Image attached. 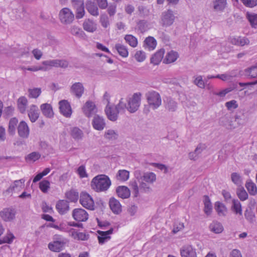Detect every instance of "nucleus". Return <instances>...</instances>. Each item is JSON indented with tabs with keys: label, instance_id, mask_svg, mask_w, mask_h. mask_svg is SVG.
<instances>
[{
	"label": "nucleus",
	"instance_id": "f257e3e1",
	"mask_svg": "<svg viewBox=\"0 0 257 257\" xmlns=\"http://www.w3.org/2000/svg\"><path fill=\"white\" fill-rule=\"evenodd\" d=\"M141 96V93L137 92L126 99L121 98L119 101L118 106H120L119 108L123 110L124 112L126 110L130 113H135L140 106Z\"/></svg>",
	"mask_w": 257,
	"mask_h": 257
},
{
	"label": "nucleus",
	"instance_id": "f03ea898",
	"mask_svg": "<svg viewBox=\"0 0 257 257\" xmlns=\"http://www.w3.org/2000/svg\"><path fill=\"white\" fill-rule=\"evenodd\" d=\"M111 184L109 178L103 174L98 175L94 177L91 182V187L97 192L107 191Z\"/></svg>",
	"mask_w": 257,
	"mask_h": 257
},
{
	"label": "nucleus",
	"instance_id": "7ed1b4c3",
	"mask_svg": "<svg viewBox=\"0 0 257 257\" xmlns=\"http://www.w3.org/2000/svg\"><path fill=\"white\" fill-rule=\"evenodd\" d=\"M146 97L149 106L153 109H156L162 104L160 94L155 91H150L146 93Z\"/></svg>",
	"mask_w": 257,
	"mask_h": 257
},
{
	"label": "nucleus",
	"instance_id": "20e7f679",
	"mask_svg": "<svg viewBox=\"0 0 257 257\" xmlns=\"http://www.w3.org/2000/svg\"><path fill=\"white\" fill-rule=\"evenodd\" d=\"M75 16L73 12L68 8L62 9L59 13L60 22L65 25H70L74 20Z\"/></svg>",
	"mask_w": 257,
	"mask_h": 257
},
{
	"label": "nucleus",
	"instance_id": "39448f33",
	"mask_svg": "<svg viewBox=\"0 0 257 257\" xmlns=\"http://www.w3.org/2000/svg\"><path fill=\"white\" fill-rule=\"evenodd\" d=\"M119 107L118 103L116 105H106L105 108V112L109 120L115 121L117 119L119 113H124L123 110L120 109Z\"/></svg>",
	"mask_w": 257,
	"mask_h": 257
},
{
	"label": "nucleus",
	"instance_id": "423d86ee",
	"mask_svg": "<svg viewBox=\"0 0 257 257\" xmlns=\"http://www.w3.org/2000/svg\"><path fill=\"white\" fill-rule=\"evenodd\" d=\"M80 204L86 209L93 210L94 202L91 196L86 192H82L80 195Z\"/></svg>",
	"mask_w": 257,
	"mask_h": 257
},
{
	"label": "nucleus",
	"instance_id": "0eeeda50",
	"mask_svg": "<svg viewBox=\"0 0 257 257\" xmlns=\"http://www.w3.org/2000/svg\"><path fill=\"white\" fill-rule=\"evenodd\" d=\"M175 16L172 10H168L164 12L162 14L161 24L163 27H169L171 26L175 20Z\"/></svg>",
	"mask_w": 257,
	"mask_h": 257
},
{
	"label": "nucleus",
	"instance_id": "6e6552de",
	"mask_svg": "<svg viewBox=\"0 0 257 257\" xmlns=\"http://www.w3.org/2000/svg\"><path fill=\"white\" fill-rule=\"evenodd\" d=\"M16 211L12 208H6L0 212V216L5 221H11L15 218Z\"/></svg>",
	"mask_w": 257,
	"mask_h": 257
},
{
	"label": "nucleus",
	"instance_id": "1a4fd4ad",
	"mask_svg": "<svg viewBox=\"0 0 257 257\" xmlns=\"http://www.w3.org/2000/svg\"><path fill=\"white\" fill-rule=\"evenodd\" d=\"M91 123L93 127L99 131H102L106 125L104 118L99 115L94 116Z\"/></svg>",
	"mask_w": 257,
	"mask_h": 257
},
{
	"label": "nucleus",
	"instance_id": "9d476101",
	"mask_svg": "<svg viewBox=\"0 0 257 257\" xmlns=\"http://www.w3.org/2000/svg\"><path fill=\"white\" fill-rule=\"evenodd\" d=\"M73 218L77 221H86L88 218V214L83 209L76 208L72 212Z\"/></svg>",
	"mask_w": 257,
	"mask_h": 257
},
{
	"label": "nucleus",
	"instance_id": "9b49d317",
	"mask_svg": "<svg viewBox=\"0 0 257 257\" xmlns=\"http://www.w3.org/2000/svg\"><path fill=\"white\" fill-rule=\"evenodd\" d=\"M19 136L23 139H27L30 134V129L27 123L24 120L20 121L18 126Z\"/></svg>",
	"mask_w": 257,
	"mask_h": 257
},
{
	"label": "nucleus",
	"instance_id": "f8f14e48",
	"mask_svg": "<svg viewBox=\"0 0 257 257\" xmlns=\"http://www.w3.org/2000/svg\"><path fill=\"white\" fill-rule=\"evenodd\" d=\"M84 114L89 117L97 111V108L94 103L91 101H87L82 107Z\"/></svg>",
	"mask_w": 257,
	"mask_h": 257
},
{
	"label": "nucleus",
	"instance_id": "ddd939ff",
	"mask_svg": "<svg viewBox=\"0 0 257 257\" xmlns=\"http://www.w3.org/2000/svg\"><path fill=\"white\" fill-rule=\"evenodd\" d=\"M59 105L61 113L66 117H70L72 114V109L69 103L66 100H63L59 102Z\"/></svg>",
	"mask_w": 257,
	"mask_h": 257
},
{
	"label": "nucleus",
	"instance_id": "4468645a",
	"mask_svg": "<svg viewBox=\"0 0 257 257\" xmlns=\"http://www.w3.org/2000/svg\"><path fill=\"white\" fill-rule=\"evenodd\" d=\"M180 254L182 257H197L195 249L190 245L182 246L180 249Z\"/></svg>",
	"mask_w": 257,
	"mask_h": 257
},
{
	"label": "nucleus",
	"instance_id": "2eb2a0df",
	"mask_svg": "<svg viewBox=\"0 0 257 257\" xmlns=\"http://www.w3.org/2000/svg\"><path fill=\"white\" fill-rule=\"evenodd\" d=\"M84 88L80 82L74 83L70 88V92L78 98L81 97L84 93Z\"/></svg>",
	"mask_w": 257,
	"mask_h": 257
},
{
	"label": "nucleus",
	"instance_id": "dca6fc26",
	"mask_svg": "<svg viewBox=\"0 0 257 257\" xmlns=\"http://www.w3.org/2000/svg\"><path fill=\"white\" fill-rule=\"evenodd\" d=\"M65 243L66 242L63 240L54 241L48 244V248L52 251L59 252L62 249Z\"/></svg>",
	"mask_w": 257,
	"mask_h": 257
},
{
	"label": "nucleus",
	"instance_id": "f3484780",
	"mask_svg": "<svg viewBox=\"0 0 257 257\" xmlns=\"http://www.w3.org/2000/svg\"><path fill=\"white\" fill-rule=\"evenodd\" d=\"M109 207L111 211L116 214L120 213L121 211V205L120 202L114 198H111L109 201Z\"/></svg>",
	"mask_w": 257,
	"mask_h": 257
},
{
	"label": "nucleus",
	"instance_id": "a211bd4d",
	"mask_svg": "<svg viewBox=\"0 0 257 257\" xmlns=\"http://www.w3.org/2000/svg\"><path fill=\"white\" fill-rule=\"evenodd\" d=\"M28 114L30 120L32 122H35L39 116V112L38 107L34 104L30 106L28 111Z\"/></svg>",
	"mask_w": 257,
	"mask_h": 257
},
{
	"label": "nucleus",
	"instance_id": "6ab92c4d",
	"mask_svg": "<svg viewBox=\"0 0 257 257\" xmlns=\"http://www.w3.org/2000/svg\"><path fill=\"white\" fill-rule=\"evenodd\" d=\"M113 229L110 228L107 231H98L99 236H98V241L100 244H103L109 240L110 238V234L112 233Z\"/></svg>",
	"mask_w": 257,
	"mask_h": 257
},
{
	"label": "nucleus",
	"instance_id": "aec40b11",
	"mask_svg": "<svg viewBox=\"0 0 257 257\" xmlns=\"http://www.w3.org/2000/svg\"><path fill=\"white\" fill-rule=\"evenodd\" d=\"M212 5L215 11L223 12L227 7V0H214Z\"/></svg>",
	"mask_w": 257,
	"mask_h": 257
},
{
	"label": "nucleus",
	"instance_id": "412c9836",
	"mask_svg": "<svg viewBox=\"0 0 257 257\" xmlns=\"http://www.w3.org/2000/svg\"><path fill=\"white\" fill-rule=\"evenodd\" d=\"M56 207L61 214L66 213L69 210L68 202L64 200H59L56 204Z\"/></svg>",
	"mask_w": 257,
	"mask_h": 257
},
{
	"label": "nucleus",
	"instance_id": "4be33fe9",
	"mask_svg": "<svg viewBox=\"0 0 257 257\" xmlns=\"http://www.w3.org/2000/svg\"><path fill=\"white\" fill-rule=\"evenodd\" d=\"M83 29L88 32L93 33L97 29L96 24L91 20L86 19L83 23Z\"/></svg>",
	"mask_w": 257,
	"mask_h": 257
},
{
	"label": "nucleus",
	"instance_id": "5701e85b",
	"mask_svg": "<svg viewBox=\"0 0 257 257\" xmlns=\"http://www.w3.org/2000/svg\"><path fill=\"white\" fill-rule=\"evenodd\" d=\"M116 192L118 197L125 199L130 196L131 192L128 188L124 186H120L117 187Z\"/></svg>",
	"mask_w": 257,
	"mask_h": 257
},
{
	"label": "nucleus",
	"instance_id": "b1692460",
	"mask_svg": "<svg viewBox=\"0 0 257 257\" xmlns=\"http://www.w3.org/2000/svg\"><path fill=\"white\" fill-rule=\"evenodd\" d=\"M40 108L43 114L47 117L51 118L53 116L54 112L52 106L48 103H44L41 105Z\"/></svg>",
	"mask_w": 257,
	"mask_h": 257
},
{
	"label": "nucleus",
	"instance_id": "393cba45",
	"mask_svg": "<svg viewBox=\"0 0 257 257\" xmlns=\"http://www.w3.org/2000/svg\"><path fill=\"white\" fill-rule=\"evenodd\" d=\"M229 41L233 45L241 46L248 45L249 43V41L247 38L240 37L230 38Z\"/></svg>",
	"mask_w": 257,
	"mask_h": 257
},
{
	"label": "nucleus",
	"instance_id": "a878e982",
	"mask_svg": "<svg viewBox=\"0 0 257 257\" xmlns=\"http://www.w3.org/2000/svg\"><path fill=\"white\" fill-rule=\"evenodd\" d=\"M28 102V99L25 96H21L18 99V108L21 113H24L26 112Z\"/></svg>",
	"mask_w": 257,
	"mask_h": 257
},
{
	"label": "nucleus",
	"instance_id": "bb28decb",
	"mask_svg": "<svg viewBox=\"0 0 257 257\" xmlns=\"http://www.w3.org/2000/svg\"><path fill=\"white\" fill-rule=\"evenodd\" d=\"M86 8L91 15L97 16L99 15L98 9L93 2L90 1H87L86 3Z\"/></svg>",
	"mask_w": 257,
	"mask_h": 257
},
{
	"label": "nucleus",
	"instance_id": "cd10ccee",
	"mask_svg": "<svg viewBox=\"0 0 257 257\" xmlns=\"http://www.w3.org/2000/svg\"><path fill=\"white\" fill-rule=\"evenodd\" d=\"M231 210L236 215L242 216V208L240 202L238 200L233 199L232 201Z\"/></svg>",
	"mask_w": 257,
	"mask_h": 257
},
{
	"label": "nucleus",
	"instance_id": "c85d7f7f",
	"mask_svg": "<svg viewBox=\"0 0 257 257\" xmlns=\"http://www.w3.org/2000/svg\"><path fill=\"white\" fill-rule=\"evenodd\" d=\"M164 54V50H160L151 58V62L155 65H158L162 60Z\"/></svg>",
	"mask_w": 257,
	"mask_h": 257
},
{
	"label": "nucleus",
	"instance_id": "c756f323",
	"mask_svg": "<svg viewBox=\"0 0 257 257\" xmlns=\"http://www.w3.org/2000/svg\"><path fill=\"white\" fill-rule=\"evenodd\" d=\"M220 123L228 130H232L235 128V126L232 123V121L227 116L222 117L220 120Z\"/></svg>",
	"mask_w": 257,
	"mask_h": 257
},
{
	"label": "nucleus",
	"instance_id": "7c9ffc66",
	"mask_svg": "<svg viewBox=\"0 0 257 257\" xmlns=\"http://www.w3.org/2000/svg\"><path fill=\"white\" fill-rule=\"evenodd\" d=\"M115 49L117 51L118 53L122 57H126L128 56V52L126 47L120 44H116L115 45Z\"/></svg>",
	"mask_w": 257,
	"mask_h": 257
},
{
	"label": "nucleus",
	"instance_id": "2f4dec72",
	"mask_svg": "<svg viewBox=\"0 0 257 257\" xmlns=\"http://www.w3.org/2000/svg\"><path fill=\"white\" fill-rule=\"evenodd\" d=\"M18 123V119L16 117L12 118L9 123L8 132L10 135L15 134L16 126Z\"/></svg>",
	"mask_w": 257,
	"mask_h": 257
},
{
	"label": "nucleus",
	"instance_id": "473e14b6",
	"mask_svg": "<svg viewBox=\"0 0 257 257\" xmlns=\"http://www.w3.org/2000/svg\"><path fill=\"white\" fill-rule=\"evenodd\" d=\"M25 180L24 179L16 180L14 182L13 184L11 185L7 189V191L10 192H12L15 189L22 188L24 186Z\"/></svg>",
	"mask_w": 257,
	"mask_h": 257
},
{
	"label": "nucleus",
	"instance_id": "72a5a7b5",
	"mask_svg": "<svg viewBox=\"0 0 257 257\" xmlns=\"http://www.w3.org/2000/svg\"><path fill=\"white\" fill-rule=\"evenodd\" d=\"M71 135L72 137L76 140H79L83 137V133L80 128L77 127H74L71 130Z\"/></svg>",
	"mask_w": 257,
	"mask_h": 257
},
{
	"label": "nucleus",
	"instance_id": "f704fd0d",
	"mask_svg": "<svg viewBox=\"0 0 257 257\" xmlns=\"http://www.w3.org/2000/svg\"><path fill=\"white\" fill-rule=\"evenodd\" d=\"M130 172L125 170H120L118 171L116 178L117 180L125 181L129 178Z\"/></svg>",
	"mask_w": 257,
	"mask_h": 257
},
{
	"label": "nucleus",
	"instance_id": "c9c22d12",
	"mask_svg": "<svg viewBox=\"0 0 257 257\" xmlns=\"http://www.w3.org/2000/svg\"><path fill=\"white\" fill-rule=\"evenodd\" d=\"M118 133L113 130L109 129L105 132L104 137L108 140H115L118 138Z\"/></svg>",
	"mask_w": 257,
	"mask_h": 257
},
{
	"label": "nucleus",
	"instance_id": "e433bc0d",
	"mask_svg": "<svg viewBox=\"0 0 257 257\" xmlns=\"http://www.w3.org/2000/svg\"><path fill=\"white\" fill-rule=\"evenodd\" d=\"M156 180V176L155 174L153 172L145 173L143 175V180L148 183L152 184Z\"/></svg>",
	"mask_w": 257,
	"mask_h": 257
},
{
	"label": "nucleus",
	"instance_id": "4c0bfd02",
	"mask_svg": "<svg viewBox=\"0 0 257 257\" xmlns=\"http://www.w3.org/2000/svg\"><path fill=\"white\" fill-rule=\"evenodd\" d=\"M203 202L204 204V212L208 216L211 214L212 209L210 200L207 196H205Z\"/></svg>",
	"mask_w": 257,
	"mask_h": 257
},
{
	"label": "nucleus",
	"instance_id": "58836bf2",
	"mask_svg": "<svg viewBox=\"0 0 257 257\" xmlns=\"http://www.w3.org/2000/svg\"><path fill=\"white\" fill-rule=\"evenodd\" d=\"M178 57V54L177 52L171 51L168 52L166 56L164 62L166 63H171L175 62Z\"/></svg>",
	"mask_w": 257,
	"mask_h": 257
},
{
	"label": "nucleus",
	"instance_id": "ea45409f",
	"mask_svg": "<svg viewBox=\"0 0 257 257\" xmlns=\"http://www.w3.org/2000/svg\"><path fill=\"white\" fill-rule=\"evenodd\" d=\"M65 196L70 201L75 202L78 199L79 194L78 192L71 190L66 193Z\"/></svg>",
	"mask_w": 257,
	"mask_h": 257
},
{
	"label": "nucleus",
	"instance_id": "a19ab883",
	"mask_svg": "<svg viewBox=\"0 0 257 257\" xmlns=\"http://www.w3.org/2000/svg\"><path fill=\"white\" fill-rule=\"evenodd\" d=\"M124 39L126 43L132 47H136L138 45V40L137 38L132 35H126L124 37Z\"/></svg>",
	"mask_w": 257,
	"mask_h": 257
},
{
	"label": "nucleus",
	"instance_id": "79ce46f5",
	"mask_svg": "<svg viewBox=\"0 0 257 257\" xmlns=\"http://www.w3.org/2000/svg\"><path fill=\"white\" fill-rule=\"evenodd\" d=\"M246 17L251 27L254 28H257V14L247 12L246 14Z\"/></svg>",
	"mask_w": 257,
	"mask_h": 257
},
{
	"label": "nucleus",
	"instance_id": "37998d69",
	"mask_svg": "<svg viewBox=\"0 0 257 257\" xmlns=\"http://www.w3.org/2000/svg\"><path fill=\"white\" fill-rule=\"evenodd\" d=\"M209 228L211 231L215 233H220L223 229L222 225L217 222H213L210 224Z\"/></svg>",
	"mask_w": 257,
	"mask_h": 257
},
{
	"label": "nucleus",
	"instance_id": "c03bdc74",
	"mask_svg": "<svg viewBox=\"0 0 257 257\" xmlns=\"http://www.w3.org/2000/svg\"><path fill=\"white\" fill-rule=\"evenodd\" d=\"M245 187L251 195H255L257 193V188L256 185L251 181L246 182Z\"/></svg>",
	"mask_w": 257,
	"mask_h": 257
},
{
	"label": "nucleus",
	"instance_id": "a18cd8bd",
	"mask_svg": "<svg viewBox=\"0 0 257 257\" xmlns=\"http://www.w3.org/2000/svg\"><path fill=\"white\" fill-rule=\"evenodd\" d=\"M145 44L146 46L151 50L155 48L157 45V42L153 37H149L145 39Z\"/></svg>",
	"mask_w": 257,
	"mask_h": 257
},
{
	"label": "nucleus",
	"instance_id": "49530a36",
	"mask_svg": "<svg viewBox=\"0 0 257 257\" xmlns=\"http://www.w3.org/2000/svg\"><path fill=\"white\" fill-rule=\"evenodd\" d=\"M165 107L170 111H174L177 107V104L173 99L167 98L165 104Z\"/></svg>",
	"mask_w": 257,
	"mask_h": 257
},
{
	"label": "nucleus",
	"instance_id": "de8ad7c7",
	"mask_svg": "<svg viewBox=\"0 0 257 257\" xmlns=\"http://www.w3.org/2000/svg\"><path fill=\"white\" fill-rule=\"evenodd\" d=\"M54 67H60L62 68H66L68 67L69 62L64 59H53Z\"/></svg>",
	"mask_w": 257,
	"mask_h": 257
},
{
	"label": "nucleus",
	"instance_id": "09e8293b",
	"mask_svg": "<svg viewBox=\"0 0 257 257\" xmlns=\"http://www.w3.org/2000/svg\"><path fill=\"white\" fill-rule=\"evenodd\" d=\"M245 73L246 75L250 76L251 78L257 77V63L255 65L245 70Z\"/></svg>",
	"mask_w": 257,
	"mask_h": 257
},
{
	"label": "nucleus",
	"instance_id": "8fccbe9b",
	"mask_svg": "<svg viewBox=\"0 0 257 257\" xmlns=\"http://www.w3.org/2000/svg\"><path fill=\"white\" fill-rule=\"evenodd\" d=\"M231 181L238 187L241 186L242 184V178L240 175L237 173H233L231 175Z\"/></svg>",
	"mask_w": 257,
	"mask_h": 257
},
{
	"label": "nucleus",
	"instance_id": "3c124183",
	"mask_svg": "<svg viewBox=\"0 0 257 257\" xmlns=\"http://www.w3.org/2000/svg\"><path fill=\"white\" fill-rule=\"evenodd\" d=\"M236 193L238 198L241 201L245 200L248 198V194L242 187L240 186L237 188Z\"/></svg>",
	"mask_w": 257,
	"mask_h": 257
},
{
	"label": "nucleus",
	"instance_id": "603ef678",
	"mask_svg": "<svg viewBox=\"0 0 257 257\" xmlns=\"http://www.w3.org/2000/svg\"><path fill=\"white\" fill-rule=\"evenodd\" d=\"M215 209L219 215H224L226 212V208L225 206L219 202H217L215 204Z\"/></svg>",
	"mask_w": 257,
	"mask_h": 257
},
{
	"label": "nucleus",
	"instance_id": "864d4df0",
	"mask_svg": "<svg viewBox=\"0 0 257 257\" xmlns=\"http://www.w3.org/2000/svg\"><path fill=\"white\" fill-rule=\"evenodd\" d=\"M29 96L31 98H37L41 93V89L40 88H34L29 89Z\"/></svg>",
	"mask_w": 257,
	"mask_h": 257
},
{
	"label": "nucleus",
	"instance_id": "5fc2aeb1",
	"mask_svg": "<svg viewBox=\"0 0 257 257\" xmlns=\"http://www.w3.org/2000/svg\"><path fill=\"white\" fill-rule=\"evenodd\" d=\"M75 11V17L76 19L82 18L85 14L84 11V5L73 8Z\"/></svg>",
	"mask_w": 257,
	"mask_h": 257
},
{
	"label": "nucleus",
	"instance_id": "6e6d98bb",
	"mask_svg": "<svg viewBox=\"0 0 257 257\" xmlns=\"http://www.w3.org/2000/svg\"><path fill=\"white\" fill-rule=\"evenodd\" d=\"M130 186L133 191L134 197H137L139 195V187L136 180L130 182Z\"/></svg>",
	"mask_w": 257,
	"mask_h": 257
},
{
	"label": "nucleus",
	"instance_id": "4d7b16f0",
	"mask_svg": "<svg viewBox=\"0 0 257 257\" xmlns=\"http://www.w3.org/2000/svg\"><path fill=\"white\" fill-rule=\"evenodd\" d=\"M50 182L46 180H44L39 183V188L40 190L44 193L48 192L50 188Z\"/></svg>",
	"mask_w": 257,
	"mask_h": 257
},
{
	"label": "nucleus",
	"instance_id": "13d9d810",
	"mask_svg": "<svg viewBox=\"0 0 257 257\" xmlns=\"http://www.w3.org/2000/svg\"><path fill=\"white\" fill-rule=\"evenodd\" d=\"M14 238V235L11 232L7 233L4 237L0 238V244L7 243H11Z\"/></svg>",
	"mask_w": 257,
	"mask_h": 257
},
{
	"label": "nucleus",
	"instance_id": "bf43d9fd",
	"mask_svg": "<svg viewBox=\"0 0 257 257\" xmlns=\"http://www.w3.org/2000/svg\"><path fill=\"white\" fill-rule=\"evenodd\" d=\"M100 23L101 26L105 28H107L109 26V18L106 14H103L100 15Z\"/></svg>",
	"mask_w": 257,
	"mask_h": 257
},
{
	"label": "nucleus",
	"instance_id": "052dcab7",
	"mask_svg": "<svg viewBox=\"0 0 257 257\" xmlns=\"http://www.w3.org/2000/svg\"><path fill=\"white\" fill-rule=\"evenodd\" d=\"M41 157V155L36 152H34L30 154H29L27 157H26V160L27 161H33L35 162L36 160H38Z\"/></svg>",
	"mask_w": 257,
	"mask_h": 257
},
{
	"label": "nucleus",
	"instance_id": "680f3d73",
	"mask_svg": "<svg viewBox=\"0 0 257 257\" xmlns=\"http://www.w3.org/2000/svg\"><path fill=\"white\" fill-rule=\"evenodd\" d=\"M135 58L139 62L144 61L146 59V54L143 51H138L135 54Z\"/></svg>",
	"mask_w": 257,
	"mask_h": 257
},
{
	"label": "nucleus",
	"instance_id": "e2e57ef3",
	"mask_svg": "<svg viewBox=\"0 0 257 257\" xmlns=\"http://www.w3.org/2000/svg\"><path fill=\"white\" fill-rule=\"evenodd\" d=\"M194 83L201 88H204L205 86V82L203 80L201 76H198L194 80Z\"/></svg>",
	"mask_w": 257,
	"mask_h": 257
},
{
	"label": "nucleus",
	"instance_id": "0e129e2a",
	"mask_svg": "<svg viewBox=\"0 0 257 257\" xmlns=\"http://www.w3.org/2000/svg\"><path fill=\"white\" fill-rule=\"evenodd\" d=\"M244 216L248 221L252 222L255 217V215L253 211L250 209H246L245 211Z\"/></svg>",
	"mask_w": 257,
	"mask_h": 257
},
{
	"label": "nucleus",
	"instance_id": "69168bd1",
	"mask_svg": "<svg viewBox=\"0 0 257 257\" xmlns=\"http://www.w3.org/2000/svg\"><path fill=\"white\" fill-rule=\"evenodd\" d=\"M139 187L141 190H143L145 192L149 191L151 190V188L149 185V183L145 182L144 180H141L139 181Z\"/></svg>",
	"mask_w": 257,
	"mask_h": 257
},
{
	"label": "nucleus",
	"instance_id": "338daca9",
	"mask_svg": "<svg viewBox=\"0 0 257 257\" xmlns=\"http://www.w3.org/2000/svg\"><path fill=\"white\" fill-rule=\"evenodd\" d=\"M138 9L139 14L142 16H148L150 13L149 10L144 6H139Z\"/></svg>",
	"mask_w": 257,
	"mask_h": 257
},
{
	"label": "nucleus",
	"instance_id": "774afa93",
	"mask_svg": "<svg viewBox=\"0 0 257 257\" xmlns=\"http://www.w3.org/2000/svg\"><path fill=\"white\" fill-rule=\"evenodd\" d=\"M225 106L228 109H235L238 107L237 101L235 100H232L225 103Z\"/></svg>",
	"mask_w": 257,
	"mask_h": 257
}]
</instances>
